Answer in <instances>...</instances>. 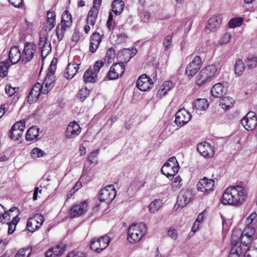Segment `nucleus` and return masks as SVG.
<instances>
[{
    "label": "nucleus",
    "instance_id": "obj_33",
    "mask_svg": "<svg viewBox=\"0 0 257 257\" xmlns=\"http://www.w3.org/2000/svg\"><path fill=\"white\" fill-rule=\"evenodd\" d=\"M124 4L122 1L115 0L111 5L112 11L116 15H119L124 9Z\"/></svg>",
    "mask_w": 257,
    "mask_h": 257
},
{
    "label": "nucleus",
    "instance_id": "obj_48",
    "mask_svg": "<svg viewBox=\"0 0 257 257\" xmlns=\"http://www.w3.org/2000/svg\"><path fill=\"white\" fill-rule=\"evenodd\" d=\"M54 87L53 84L43 82V85L41 84V90L42 94H47Z\"/></svg>",
    "mask_w": 257,
    "mask_h": 257
},
{
    "label": "nucleus",
    "instance_id": "obj_63",
    "mask_svg": "<svg viewBox=\"0 0 257 257\" xmlns=\"http://www.w3.org/2000/svg\"><path fill=\"white\" fill-rule=\"evenodd\" d=\"M67 257H86V256L81 252L72 251L68 254Z\"/></svg>",
    "mask_w": 257,
    "mask_h": 257
},
{
    "label": "nucleus",
    "instance_id": "obj_26",
    "mask_svg": "<svg viewBox=\"0 0 257 257\" xmlns=\"http://www.w3.org/2000/svg\"><path fill=\"white\" fill-rule=\"evenodd\" d=\"M9 59L10 61L16 64L19 61L22 62V54L17 46L12 47L9 51Z\"/></svg>",
    "mask_w": 257,
    "mask_h": 257
},
{
    "label": "nucleus",
    "instance_id": "obj_37",
    "mask_svg": "<svg viewBox=\"0 0 257 257\" xmlns=\"http://www.w3.org/2000/svg\"><path fill=\"white\" fill-rule=\"evenodd\" d=\"M234 99L230 97H225L220 100L219 105L224 109H228L233 105Z\"/></svg>",
    "mask_w": 257,
    "mask_h": 257
},
{
    "label": "nucleus",
    "instance_id": "obj_16",
    "mask_svg": "<svg viewBox=\"0 0 257 257\" xmlns=\"http://www.w3.org/2000/svg\"><path fill=\"white\" fill-rule=\"evenodd\" d=\"M192 117L190 112L185 109H180L175 115V122L178 126H182L191 119Z\"/></svg>",
    "mask_w": 257,
    "mask_h": 257
},
{
    "label": "nucleus",
    "instance_id": "obj_9",
    "mask_svg": "<svg viewBox=\"0 0 257 257\" xmlns=\"http://www.w3.org/2000/svg\"><path fill=\"white\" fill-rule=\"evenodd\" d=\"M116 190L112 185H108L101 189L99 194V200L101 202L110 203L115 198Z\"/></svg>",
    "mask_w": 257,
    "mask_h": 257
},
{
    "label": "nucleus",
    "instance_id": "obj_24",
    "mask_svg": "<svg viewBox=\"0 0 257 257\" xmlns=\"http://www.w3.org/2000/svg\"><path fill=\"white\" fill-rule=\"evenodd\" d=\"M102 37L97 32L93 33L90 37L89 51L94 53L97 50L101 42Z\"/></svg>",
    "mask_w": 257,
    "mask_h": 257
},
{
    "label": "nucleus",
    "instance_id": "obj_11",
    "mask_svg": "<svg viewBox=\"0 0 257 257\" xmlns=\"http://www.w3.org/2000/svg\"><path fill=\"white\" fill-rule=\"evenodd\" d=\"M193 197V194L191 190L183 189L178 196L176 205L183 208L192 201Z\"/></svg>",
    "mask_w": 257,
    "mask_h": 257
},
{
    "label": "nucleus",
    "instance_id": "obj_22",
    "mask_svg": "<svg viewBox=\"0 0 257 257\" xmlns=\"http://www.w3.org/2000/svg\"><path fill=\"white\" fill-rule=\"evenodd\" d=\"M197 150L204 157L210 158L213 157L214 154L213 147L207 142H203L198 144Z\"/></svg>",
    "mask_w": 257,
    "mask_h": 257
},
{
    "label": "nucleus",
    "instance_id": "obj_18",
    "mask_svg": "<svg viewBox=\"0 0 257 257\" xmlns=\"http://www.w3.org/2000/svg\"><path fill=\"white\" fill-rule=\"evenodd\" d=\"M125 66L123 63H113L107 73L110 79H115L121 76L124 72Z\"/></svg>",
    "mask_w": 257,
    "mask_h": 257
},
{
    "label": "nucleus",
    "instance_id": "obj_31",
    "mask_svg": "<svg viewBox=\"0 0 257 257\" xmlns=\"http://www.w3.org/2000/svg\"><path fill=\"white\" fill-rule=\"evenodd\" d=\"M208 105L209 103L207 99L199 98L193 102V109L196 111L204 110L208 107Z\"/></svg>",
    "mask_w": 257,
    "mask_h": 257
},
{
    "label": "nucleus",
    "instance_id": "obj_44",
    "mask_svg": "<svg viewBox=\"0 0 257 257\" xmlns=\"http://www.w3.org/2000/svg\"><path fill=\"white\" fill-rule=\"evenodd\" d=\"M115 53L114 50L110 48L106 52V55L104 57V61L107 63H110L114 59Z\"/></svg>",
    "mask_w": 257,
    "mask_h": 257
},
{
    "label": "nucleus",
    "instance_id": "obj_57",
    "mask_svg": "<svg viewBox=\"0 0 257 257\" xmlns=\"http://www.w3.org/2000/svg\"><path fill=\"white\" fill-rule=\"evenodd\" d=\"M104 63L101 61H97L93 66L92 71L96 75L99 71L100 68L103 66Z\"/></svg>",
    "mask_w": 257,
    "mask_h": 257
},
{
    "label": "nucleus",
    "instance_id": "obj_58",
    "mask_svg": "<svg viewBox=\"0 0 257 257\" xmlns=\"http://www.w3.org/2000/svg\"><path fill=\"white\" fill-rule=\"evenodd\" d=\"M10 239L4 238L0 239V254L5 249L6 246L9 244Z\"/></svg>",
    "mask_w": 257,
    "mask_h": 257
},
{
    "label": "nucleus",
    "instance_id": "obj_4",
    "mask_svg": "<svg viewBox=\"0 0 257 257\" xmlns=\"http://www.w3.org/2000/svg\"><path fill=\"white\" fill-rule=\"evenodd\" d=\"M217 69L214 65H209L203 68L196 76V83L202 85L210 82L214 77Z\"/></svg>",
    "mask_w": 257,
    "mask_h": 257
},
{
    "label": "nucleus",
    "instance_id": "obj_1",
    "mask_svg": "<svg viewBox=\"0 0 257 257\" xmlns=\"http://www.w3.org/2000/svg\"><path fill=\"white\" fill-rule=\"evenodd\" d=\"M247 194L244 188L239 185L226 188L223 194L221 202L223 204L240 206L245 201Z\"/></svg>",
    "mask_w": 257,
    "mask_h": 257
},
{
    "label": "nucleus",
    "instance_id": "obj_27",
    "mask_svg": "<svg viewBox=\"0 0 257 257\" xmlns=\"http://www.w3.org/2000/svg\"><path fill=\"white\" fill-rule=\"evenodd\" d=\"M79 64H76L74 63H68L64 73V76L67 79H72L79 69Z\"/></svg>",
    "mask_w": 257,
    "mask_h": 257
},
{
    "label": "nucleus",
    "instance_id": "obj_25",
    "mask_svg": "<svg viewBox=\"0 0 257 257\" xmlns=\"http://www.w3.org/2000/svg\"><path fill=\"white\" fill-rule=\"evenodd\" d=\"M235 232H234L233 235L231 236V243L233 246L228 257H239L240 255L242 253V249L240 245L236 241V240L235 239Z\"/></svg>",
    "mask_w": 257,
    "mask_h": 257
},
{
    "label": "nucleus",
    "instance_id": "obj_7",
    "mask_svg": "<svg viewBox=\"0 0 257 257\" xmlns=\"http://www.w3.org/2000/svg\"><path fill=\"white\" fill-rule=\"evenodd\" d=\"M214 181L213 179H209L204 177L201 179L197 184V190L203 193L206 196L212 192L214 186Z\"/></svg>",
    "mask_w": 257,
    "mask_h": 257
},
{
    "label": "nucleus",
    "instance_id": "obj_13",
    "mask_svg": "<svg viewBox=\"0 0 257 257\" xmlns=\"http://www.w3.org/2000/svg\"><path fill=\"white\" fill-rule=\"evenodd\" d=\"M25 128V124L23 120L16 122L11 128L10 138L15 141L18 140L21 138Z\"/></svg>",
    "mask_w": 257,
    "mask_h": 257
},
{
    "label": "nucleus",
    "instance_id": "obj_10",
    "mask_svg": "<svg viewBox=\"0 0 257 257\" xmlns=\"http://www.w3.org/2000/svg\"><path fill=\"white\" fill-rule=\"evenodd\" d=\"M202 66V61L200 56H196L192 61L187 66L185 73L188 77L192 78Z\"/></svg>",
    "mask_w": 257,
    "mask_h": 257
},
{
    "label": "nucleus",
    "instance_id": "obj_5",
    "mask_svg": "<svg viewBox=\"0 0 257 257\" xmlns=\"http://www.w3.org/2000/svg\"><path fill=\"white\" fill-rule=\"evenodd\" d=\"M179 169V163L176 157H172L164 164L161 169V172L170 180H172L178 173Z\"/></svg>",
    "mask_w": 257,
    "mask_h": 257
},
{
    "label": "nucleus",
    "instance_id": "obj_2",
    "mask_svg": "<svg viewBox=\"0 0 257 257\" xmlns=\"http://www.w3.org/2000/svg\"><path fill=\"white\" fill-rule=\"evenodd\" d=\"M147 227L144 223L133 224L127 229V240L130 243L138 242L145 235Z\"/></svg>",
    "mask_w": 257,
    "mask_h": 257
},
{
    "label": "nucleus",
    "instance_id": "obj_40",
    "mask_svg": "<svg viewBox=\"0 0 257 257\" xmlns=\"http://www.w3.org/2000/svg\"><path fill=\"white\" fill-rule=\"evenodd\" d=\"M68 28L59 24L56 28V34L58 42H60L63 38L64 34Z\"/></svg>",
    "mask_w": 257,
    "mask_h": 257
},
{
    "label": "nucleus",
    "instance_id": "obj_47",
    "mask_svg": "<svg viewBox=\"0 0 257 257\" xmlns=\"http://www.w3.org/2000/svg\"><path fill=\"white\" fill-rule=\"evenodd\" d=\"M172 37L171 35H167L163 42V47L165 51H167L172 46Z\"/></svg>",
    "mask_w": 257,
    "mask_h": 257
},
{
    "label": "nucleus",
    "instance_id": "obj_59",
    "mask_svg": "<svg viewBox=\"0 0 257 257\" xmlns=\"http://www.w3.org/2000/svg\"><path fill=\"white\" fill-rule=\"evenodd\" d=\"M167 235L174 240H176L178 237L177 231L173 227L169 228L167 231Z\"/></svg>",
    "mask_w": 257,
    "mask_h": 257
},
{
    "label": "nucleus",
    "instance_id": "obj_29",
    "mask_svg": "<svg viewBox=\"0 0 257 257\" xmlns=\"http://www.w3.org/2000/svg\"><path fill=\"white\" fill-rule=\"evenodd\" d=\"M65 250V248L62 244L52 247L46 252V257H55L62 254Z\"/></svg>",
    "mask_w": 257,
    "mask_h": 257
},
{
    "label": "nucleus",
    "instance_id": "obj_62",
    "mask_svg": "<svg viewBox=\"0 0 257 257\" xmlns=\"http://www.w3.org/2000/svg\"><path fill=\"white\" fill-rule=\"evenodd\" d=\"M5 90L6 93L9 96H11L15 93V91H14L13 87L11 84H7L5 87Z\"/></svg>",
    "mask_w": 257,
    "mask_h": 257
},
{
    "label": "nucleus",
    "instance_id": "obj_6",
    "mask_svg": "<svg viewBox=\"0 0 257 257\" xmlns=\"http://www.w3.org/2000/svg\"><path fill=\"white\" fill-rule=\"evenodd\" d=\"M109 242V237L106 235H103L97 239H92L90 244V248L95 252H100L106 248Z\"/></svg>",
    "mask_w": 257,
    "mask_h": 257
},
{
    "label": "nucleus",
    "instance_id": "obj_39",
    "mask_svg": "<svg viewBox=\"0 0 257 257\" xmlns=\"http://www.w3.org/2000/svg\"><path fill=\"white\" fill-rule=\"evenodd\" d=\"M244 64L242 61L240 59H237L236 61L234 66V72L235 74L238 76L241 75L244 70Z\"/></svg>",
    "mask_w": 257,
    "mask_h": 257
},
{
    "label": "nucleus",
    "instance_id": "obj_54",
    "mask_svg": "<svg viewBox=\"0 0 257 257\" xmlns=\"http://www.w3.org/2000/svg\"><path fill=\"white\" fill-rule=\"evenodd\" d=\"M32 217L34 220H35L36 223L39 228L44 221V217L41 214H37L34 215Z\"/></svg>",
    "mask_w": 257,
    "mask_h": 257
},
{
    "label": "nucleus",
    "instance_id": "obj_17",
    "mask_svg": "<svg viewBox=\"0 0 257 257\" xmlns=\"http://www.w3.org/2000/svg\"><path fill=\"white\" fill-rule=\"evenodd\" d=\"M136 86L142 91H146L152 88L153 82L152 79L146 74H143L139 77Z\"/></svg>",
    "mask_w": 257,
    "mask_h": 257
},
{
    "label": "nucleus",
    "instance_id": "obj_35",
    "mask_svg": "<svg viewBox=\"0 0 257 257\" xmlns=\"http://www.w3.org/2000/svg\"><path fill=\"white\" fill-rule=\"evenodd\" d=\"M72 23V20L71 14L68 11H65L62 15L60 25L68 28L71 26Z\"/></svg>",
    "mask_w": 257,
    "mask_h": 257
},
{
    "label": "nucleus",
    "instance_id": "obj_55",
    "mask_svg": "<svg viewBox=\"0 0 257 257\" xmlns=\"http://www.w3.org/2000/svg\"><path fill=\"white\" fill-rule=\"evenodd\" d=\"M140 183L138 180H134L127 188V192H131V189H133L136 192L140 188Z\"/></svg>",
    "mask_w": 257,
    "mask_h": 257
},
{
    "label": "nucleus",
    "instance_id": "obj_61",
    "mask_svg": "<svg viewBox=\"0 0 257 257\" xmlns=\"http://www.w3.org/2000/svg\"><path fill=\"white\" fill-rule=\"evenodd\" d=\"M121 53L123 55L129 54V59H130L137 53V50H136V49H132V50H130V49H123L121 51Z\"/></svg>",
    "mask_w": 257,
    "mask_h": 257
},
{
    "label": "nucleus",
    "instance_id": "obj_12",
    "mask_svg": "<svg viewBox=\"0 0 257 257\" xmlns=\"http://www.w3.org/2000/svg\"><path fill=\"white\" fill-rule=\"evenodd\" d=\"M36 44L32 42H26L22 54V62L24 64L30 61L33 58L36 51Z\"/></svg>",
    "mask_w": 257,
    "mask_h": 257
},
{
    "label": "nucleus",
    "instance_id": "obj_15",
    "mask_svg": "<svg viewBox=\"0 0 257 257\" xmlns=\"http://www.w3.org/2000/svg\"><path fill=\"white\" fill-rule=\"evenodd\" d=\"M87 207L88 203L86 201L74 204L69 211L71 217L74 218L83 215L86 212Z\"/></svg>",
    "mask_w": 257,
    "mask_h": 257
},
{
    "label": "nucleus",
    "instance_id": "obj_34",
    "mask_svg": "<svg viewBox=\"0 0 257 257\" xmlns=\"http://www.w3.org/2000/svg\"><path fill=\"white\" fill-rule=\"evenodd\" d=\"M97 78V75L94 73L92 69L90 67L84 72L83 75L84 81L86 83L95 82Z\"/></svg>",
    "mask_w": 257,
    "mask_h": 257
},
{
    "label": "nucleus",
    "instance_id": "obj_60",
    "mask_svg": "<svg viewBox=\"0 0 257 257\" xmlns=\"http://www.w3.org/2000/svg\"><path fill=\"white\" fill-rule=\"evenodd\" d=\"M8 66L4 63L0 64V76L5 77L8 74Z\"/></svg>",
    "mask_w": 257,
    "mask_h": 257
},
{
    "label": "nucleus",
    "instance_id": "obj_53",
    "mask_svg": "<svg viewBox=\"0 0 257 257\" xmlns=\"http://www.w3.org/2000/svg\"><path fill=\"white\" fill-rule=\"evenodd\" d=\"M244 257H257V248H248L245 252Z\"/></svg>",
    "mask_w": 257,
    "mask_h": 257
},
{
    "label": "nucleus",
    "instance_id": "obj_20",
    "mask_svg": "<svg viewBox=\"0 0 257 257\" xmlns=\"http://www.w3.org/2000/svg\"><path fill=\"white\" fill-rule=\"evenodd\" d=\"M81 131V128L77 122L75 121L71 122L65 131V137L68 139L74 138L79 135Z\"/></svg>",
    "mask_w": 257,
    "mask_h": 257
},
{
    "label": "nucleus",
    "instance_id": "obj_51",
    "mask_svg": "<svg viewBox=\"0 0 257 257\" xmlns=\"http://www.w3.org/2000/svg\"><path fill=\"white\" fill-rule=\"evenodd\" d=\"M44 152L38 148H35L32 150L31 155L33 158H37L42 157L44 155Z\"/></svg>",
    "mask_w": 257,
    "mask_h": 257
},
{
    "label": "nucleus",
    "instance_id": "obj_21",
    "mask_svg": "<svg viewBox=\"0 0 257 257\" xmlns=\"http://www.w3.org/2000/svg\"><path fill=\"white\" fill-rule=\"evenodd\" d=\"M222 22L220 16H215L208 20V23L205 27V31L207 33L216 31L219 27Z\"/></svg>",
    "mask_w": 257,
    "mask_h": 257
},
{
    "label": "nucleus",
    "instance_id": "obj_32",
    "mask_svg": "<svg viewBox=\"0 0 257 257\" xmlns=\"http://www.w3.org/2000/svg\"><path fill=\"white\" fill-rule=\"evenodd\" d=\"M39 128L37 126L31 127L26 134V139L29 141L36 140L39 139Z\"/></svg>",
    "mask_w": 257,
    "mask_h": 257
},
{
    "label": "nucleus",
    "instance_id": "obj_50",
    "mask_svg": "<svg viewBox=\"0 0 257 257\" xmlns=\"http://www.w3.org/2000/svg\"><path fill=\"white\" fill-rule=\"evenodd\" d=\"M31 252V249L29 248H22L18 250L15 257H28Z\"/></svg>",
    "mask_w": 257,
    "mask_h": 257
},
{
    "label": "nucleus",
    "instance_id": "obj_64",
    "mask_svg": "<svg viewBox=\"0 0 257 257\" xmlns=\"http://www.w3.org/2000/svg\"><path fill=\"white\" fill-rule=\"evenodd\" d=\"M98 12V9L93 7L89 11L87 16L97 17Z\"/></svg>",
    "mask_w": 257,
    "mask_h": 257
},
{
    "label": "nucleus",
    "instance_id": "obj_36",
    "mask_svg": "<svg viewBox=\"0 0 257 257\" xmlns=\"http://www.w3.org/2000/svg\"><path fill=\"white\" fill-rule=\"evenodd\" d=\"M15 211L16 213L15 214H13V216H12L13 217V220L11 222L8 223L9 226L8 232L9 234L13 233L15 231L16 226L19 222V218H18V211L17 210Z\"/></svg>",
    "mask_w": 257,
    "mask_h": 257
},
{
    "label": "nucleus",
    "instance_id": "obj_43",
    "mask_svg": "<svg viewBox=\"0 0 257 257\" xmlns=\"http://www.w3.org/2000/svg\"><path fill=\"white\" fill-rule=\"evenodd\" d=\"M27 228L28 230L31 232H34L39 228L36 223L35 220H34L32 217L28 220Z\"/></svg>",
    "mask_w": 257,
    "mask_h": 257
},
{
    "label": "nucleus",
    "instance_id": "obj_14",
    "mask_svg": "<svg viewBox=\"0 0 257 257\" xmlns=\"http://www.w3.org/2000/svg\"><path fill=\"white\" fill-rule=\"evenodd\" d=\"M38 47L41 52L42 58H45L51 52V44L48 43L47 34L46 33H40L39 38V43Z\"/></svg>",
    "mask_w": 257,
    "mask_h": 257
},
{
    "label": "nucleus",
    "instance_id": "obj_30",
    "mask_svg": "<svg viewBox=\"0 0 257 257\" xmlns=\"http://www.w3.org/2000/svg\"><path fill=\"white\" fill-rule=\"evenodd\" d=\"M174 83L171 81H165L162 87L158 90L157 95L161 97L165 96L169 91L174 88Z\"/></svg>",
    "mask_w": 257,
    "mask_h": 257
},
{
    "label": "nucleus",
    "instance_id": "obj_8",
    "mask_svg": "<svg viewBox=\"0 0 257 257\" xmlns=\"http://www.w3.org/2000/svg\"><path fill=\"white\" fill-rule=\"evenodd\" d=\"M241 123L247 131L253 130L257 126V117L253 111L248 112L241 120Z\"/></svg>",
    "mask_w": 257,
    "mask_h": 257
},
{
    "label": "nucleus",
    "instance_id": "obj_3",
    "mask_svg": "<svg viewBox=\"0 0 257 257\" xmlns=\"http://www.w3.org/2000/svg\"><path fill=\"white\" fill-rule=\"evenodd\" d=\"M235 232L234 234L235 239L236 240L239 244L240 240L241 243L244 246H247L251 243L253 238L254 235L255 229L251 225H247L241 233L240 230H234L232 234ZM233 235H232V236Z\"/></svg>",
    "mask_w": 257,
    "mask_h": 257
},
{
    "label": "nucleus",
    "instance_id": "obj_42",
    "mask_svg": "<svg viewBox=\"0 0 257 257\" xmlns=\"http://www.w3.org/2000/svg\"><path fill=\"white\" fill-rule=\"evenodd\" d=\"M162 204V201L160 199H155L152 201L149 206V209L151 212H155L158 211Z\"/></svg>",
    "mask_w": 257,
    "mask_h": 257
},
{
    "label": "nucleus",
    "instance_id": "obj_46",
    "mask_svg": "<svg viewBox=\"0 0 257 257\" xmlns=\"http://www.w3.org/2000/svg\"><path fill=\"white\" fill-rule=\"evenodd\" d=\"M90 91L86 87L80 89L78 93V97L81 101H83L89 95Z\"/></svg>",
    "mask_w": 257,
    "mask_h": 257
},
{
    "label": "nucleus",
    "instance_id": "obj_19",
    "mask_svg": "<svg viewBox=\"0 0 257 257\" xmlns=\"http://www.w3.org/2000/svg\"><path fill=\"white\" fill-rule=\"evenodd\" d=\"M227 90L226 83L219 82L213 86L211 90V93L214 97L221 98L226 94Z\"/></svg>",
    "mask_w": 257,
    "mask_h": 257
},
{
    "label": "nucleus",
    "instance_id": "obj_38",
    "mask_svg": "<svg viewBox=\"0 0 257 257\" xmlns=\"http://www.w3.org/2000/svg\"><path fill=\"white\" fill-rule=\"evenodd\" d=\"M53 61L54 59L52 61L51 65L48 68V72L44 81L54 84L55 81V79L54 76V72L52 68V65Z\"/></svg>",
    "mask_w": 257,
    "mask_h": 257
},
{
    "label": "nucleus",
    "instance_id": "obj_56",
    "mask_svg": "<svg viewBox=\"0 0 257 257\" xmlns=\"http://www.w3.org/2000/svg\"><path fill=\"white\" fill-rule=\"evenodd\" d=\"M140 183L138 180H134L127 188V192H131V189H133L136 192L140 188Z\"/></svg>",
    "mask_w": 257,
    "mask_h": 257
},
{
    "label": "nucleus",
    "instance_id": "obj_41",
    "mask_svg": "<svg viewBox=\"0 0 257 257\" xmlns=\"http://www.w3.org/2000/svg\"><path fill=\"white\" fill-rule=\"evenodd\" d=\"M232 37V35L230 33L226 32L224 33L219 39L217 46H222L226 45L229 43L230 39Z\"/></svg>",
    "mask_w": 257,
    "mask_h": 257
},
{
    "label": "nucleus",
    "instance_id": "obj_28",
    "mask_svg": "<svg viewBox=\"0 0 257 257\" xmlns=\"http://www.w3.org/2000/svg\"><path fill=\"white\" fill-rule=\"evenodd\" d=\"M17 207H13L7 211L5 208L0 204V221L3 222L10 220L11 216H13L12 213L15 211H17Z\"/></svg>",
    "mask_w": 257,
    "mask_h": 257
},
{
    "label": "nucleus",
    "instance_id": "obj_49",
    "mask_svg": "<svg viewBox=\"0 0 257 257\" xmlns=\"http://www.w3.org/2000/svg\"><path fill=\"white\" fill-rule=\"evenodd\" d=\"M99 149H97L96 151H92L90 154L88 156V161L89 162L90 164H93L94 165H96L97 163V156L99 153Z\"/></svg>",
    "mask_w": 257,
    "mask_h": 257
},
{
    "label": "nucleus",
    "instance_id": "obj_52",
    "mask_svg": "<svg viewBox=\"0 0 257 257\" xmlns=\"http://www.w3.org/2000/svg\"><path fill=\"white\" fill-rule=\"evenodd\" d=\"M246 64L248 68L251 69L255 68L257 66V57H252L248 58Z\"/></svg>",
    "mask_w": 257,
    "mask_h": 257
},
{
    "label": "nucleus",
    "instance_id": "obj_23",
    "mask_svg": "<svg viewBox=\"0 0 257 257\" xmlns=\"http://www.w3.org/2000/svg\"><path fill=\"white\" fill-rule=\"evenodd\" d=\"M41 88V83L38 82L32 87L27 97V101L30 104L34 103L37 101L40 94L42 93Z\"/></svg>",
    "mask_w": 257,
    "mask_h": 257
},
{
    "label": "nucleus",
    "instance_id": "obj_45",
    "mask_svg": "<svg viewBox=\"0 0 257 257\" xmlns=\"http://www.w3.org/2000/svg\"><path fill=\"white\" fill-rule=\"evenodd\" d=\"M243 21V19L241 18H235L231 19L228 23V27L230 28H234L240 26Z\"/></svg>",
    "mask_w": 257,
    "mask_h": 257
}]
</instances>
